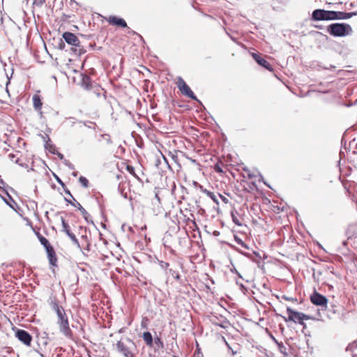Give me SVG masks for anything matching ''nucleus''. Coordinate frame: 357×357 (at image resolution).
<instances>
[{"instance_id": "1", "label": "nucleus", "mask_w": 357, "mask_h": 357, "mask_svg": "<svg viewBox=\"0 0 357 357\" xmlns=\"http://www.w3.org/2000/svg\"><path fill=\"white\" fill-rule=\"evenodd\" d=\"M47 303L57 316L56 324L59 326L60 333L66 337L73 339V331L70 328L68 317L65 309L59 305L56 296H50L47 300Z\"/></svg>"}, {"instance_id": "2", "label": "nucleus", "mask_w": 357, "mask_h": 357, "mask_svg": "<svg viewBox=\"0 0 357 357\" xmlns=\"http://www.w3.org/2000/svg\"><path fill=\"white\" fill-rule=\"evenodd\" d=\"M328 33L334 37H345L353 33L351 26L346 23H333L327 26Z\"/></svg>"}, {"instance_id": "3", "label": "nucleus", "mask_w": 357, "mask_h": 357, "mask_svg": "<svg viewBox=\"0 0 357 357\" xmlns=\"http://www.w3.org/2000/svg\"><path fill=\"white\" fill-rule=\"evenodd\" d=\"M287 312L288 314V318L282 317L284 320L286 322L293 321L294 323L299 324L300 325L303 326V331L307 328L304 320L314 319V318H312L311 316L305 314L303 312L296 311L290 307L287 308Z\"/></svg>"}, {"instance_id": "4", "label": "nucleus", "mask_w": 357, "mask_h": 357, "mask_svg": "<svg viewBox=\"0 0 357 357\" xmlns=\"http://www.w3.org/2000/svg\"><path fill=\"white\" fill-rule=\"evenodd\" d=\"M177 87L179 89L183 95L191 98L192 100L199 102L197 96L194 94L190 86L185 83L183 79L181 77H178L176 82Z\"/></svg>"}, {"instance_id": "5", "label": "nucleus", "mask_w": 357, "mask_h": 357, "mask_svg": "<svg viewBox=\"0 0 357 357\" xmlns=\"http://www.w3.org/2000/svg\"><path fill=\"white\" fill-rule=\"evenodd\" d=\"M331 10L324 9H315L311 15V20L317 21H330L331 19Z\"/></svg>"}, {"instance_id": "6", "label": "nucleus", "mask_w": 357, "mask_h": 357, "mask_svg": "<svg viewBox=\"0 0 357 357\" xmlns=\"http://www.w3.org/2000/svg\"><path fill=\"white\" fill-rule=\"evenodd\" d=\"M15 335L19 341L26 346H30L32 341V336L29 333L23 329H17L15 331Z\"/></svg>"}, {"instance_id": "7", "label": "nucleus", "mask_w": 357, "mask_h": 357, "mask_svg": "<svg viewBox=\"0 0 357 357\" xmlns=\"http://www.w3.org/2000/svg\"><path fill=\"white\" fill-rule=\"evenodd\" d=\"M310 301L311 302L317 306H321L323 309L324 307L326 308L327 306L328 299L327 298L317 292L314 291L311 296H310Z\"/></svg>"}, {"instance_id": "8", "label": "nucleus", "mask_w": 357, "mask_h": 357, "mask_svg": "<svg viewBox=\"0 0 357 357\" xmlns=\"http://www.w3.org/2000/svg\"><path fill=\"white\" fill-rule=\"evenodd\" d=\"M65 201L68 202V204H71L73 206L77 208V211H79L83 215L84 220L88 223H92L93 224V220L91 219L90 215L88 213V212L82 206V205L76 201V199L71 200L68 199L67 198H65Z\"/></svg>"}, {"instance_id": "9", "label": "nucleus", "mask_w": 357, "mask_h": 357, "mask_svg": "<svg viewBox=\"0 0 357 357\" xmlns=\"http://www.w3.org/2000/svg\"><path fill=\"white\" fill-rule=\"evenodd\" d=\"M62 38L68 45L79 47V40L75 34L69 31H66L62 34Z\"/></svg>"}, {"instance_id": "10", "label": "nucleus", "mask_w": 357, "mask_h": 357, "mask_svg": "<svg viewBox=\"0 0 357 357\" xmlns=\"http://www.w3.org/2000/svg\"><path fill=\"white\" fill-rule=\"evenodd\" d=\"M331 20H347L355 16V13L331 10Z\"/></svg>"}, {"instance_id": "11", "label": "nucleus", "mask_w": 357, "mask_h": 357, "mask_svg": "<svg viewBox=\"0 0 357 357\" xmlns=\"http://www.w3.org/2000/svg\"><path fill=\"white\" fill-rule=\"evenodd\" d=\"M252 56L255 61L261 67L264 68L265 69L273 71V67L264 58H263L260 54L257 53H252Z\"/></svg>"}, {"instance_id": "12", "label": "nucleus", "mask_w": 357, "mask_h": 357, "mask_svg": "<svg viewBox=\"0 0 357 357\" xmlns=\"http://www.w3.org/2000/svg\"><path fill=\"white\" fill-rule=\"evenodd\" d=\"M117 351L122 354L124 357H133V354L130 351V349L122 341H119L116 343Z\"/></svg>"}, {"instance_id": "13", "label": "nucleus", "mask_w": 357, "mask_h": 357, "mask_svg": "<svg viewBox=\"0 0 357 357\" xmlns=\"http://www.w3.org/2000/svg\"><path fill=\"white\" fill-rule=\"evenodd\" d=\"M107 22H109V24L112 25L119 26L122 28L127 27V23L124 20V19L114 15L109 16V18L107 19Z\"/></svg>"}, {"instance_id": "14", "label": "nucleus", "mask_w": 357, "mask_h": 357, "mask_svg": "<svg viewBox=\"0 0 357 357\" xmlns=\"http://www.w3.org/2000/svg\"><path fill=\"white\" fill-rule=\"evenodd\" d=\"M47 257L49 259L50 264L52 266H57V257L55 253V251L53 247H50L47 250H46Z\"/></svg>"}, {"instance_id": "15", "label": "nucleus", "mask_w": 357, "mask_h": 357, "mask_svg": "<svg viewBox=\"0 0 357 357\" xmlns=\"http://www.w3.org/2000/svg\"><path fill=\"white\" fill-rule=\"evenodd\" d=\"M32 100L35 110L40 112V113L42 114L41 109L43 102L41 100V97L38 94H35L33 96Z\"/></svg>"}, {"instance_id": "16", "label": "nucleus", "mask_w": 357, "mask_h": 357, "mask_svg": "<svg viewBox=\"0 0 357 357\" xmlns=\"http://www.w3.org/2000/svg\"><path fill=\"white\" fill-rule=\"evenodd\" d=\"M142 337L148 347H151L153 346V339L150 332H144L142 335Z\"/></svg>"}, {"instance_id": "17", "label": "nucleus", "mask_w": 357, "mask_h": 357, "mask_svg": "<svg viewBox=\"0 0 357 357\" xmlns=\"http://www.w3.org/2000/svg\"><path fill=\"white\" fill-rule=\"evenodd\" d=\"M347 351H350L353 357H357V340L354 341L349 344L347 348Z\"/></svg>"}, {"instance_id": "18", "label": "nucleus", "mask_w": 357, "mask_h": 357, "mask_svg": "<svg viewBox=\"0 0 357 357\" xmlns=\"http://www.w3.org/2000/svg\"><path fill=\"white\" fill-rule=\"evenodd\" d=\"M37 236H38L39 241L44 246L45 250H47L50 247H52L50 245L49 241L45 237H44L43 236H42L39 233H38Z\"/></svg>"}, {"instance_id": "19", "label": "nucleus", "mask_w": 357, "mask_h": 357, "mask_svg": "<svg viewBox=\"0 0 357 357\" xmlns=\"http://www.w3.org/2000/svg\"><path fill=\"white\" fill-rule=\"evenodd\" d=\"M61 225H62V231L66 234V235H68V234H70L71 231L70 230V226L68 223L66 221L64 218H61Z\"/></svg>"}, {"instance_id": "20", "label": "nucleus", "mask_w": 357, "mask_h": 357, "mask_svg": "<svg viewBox=\"0 0 357 357\" xmlns=\"http://www.w3.org/2000/svg\"><path fill=\"white\" fill-rule=\"evenodd\" d=\"M82 86L86 89H89L91 86V79L87 75L82 77Z\"/></svg>"}, {"instance_id": "21", "label": "nucleus", "mask_w": 357, "mask_h": 357, "mask_svg": "<svg viewBox=\"0 0 357 357\" xmlns=\"http://www.w3.org/2000/svg\"><path fill=\"white\" fill-rule=\"evenodd\" d=\"M67 236L71 239L72 242L75 245H76L77 248L81 249L80 244L73 233L71 232L70 234H68V235Z\"/></svg>"}, {"instance_id": "22", "label": "nucleus", "mask_w": 357, "mask_h": 357, "mask_svg": "<svg viewBox=\"0 0 357 357\" xmlns=\"http://www.w3.org/2000/svg\"><path fill=\"white\" fill-rule=\"evenodd\" d=\"M47 140L45 142V148L46 150L52 149V151H55L56 148L54 144L51 143L50 138L47 135Z\"/></svg>"}, {"instance_id": "23", "label": "nucleus", "mask_w": 357, "mask_h": 357, "mask_svg": "<svg viewBox=\"0 0 357 357\" xmlns=\"http://www.w3.org/2000/svg\"><path fill=\"white\" fill-rule=\"evenodd\" d=\"M154 343L157 346L158 349H162L164 348V343L162 341L161 338L159 337H156L154 338Z\"/></svg>"}, {"instance_id": "24", "label": "nucleus", "mask_w": 357, "mask_h": 357, "mask_svg": "<svg viewBox=\"0 0 357 357\" xmlns=\"http://www.w3.org/2000/svg\"><path fill=\"white\" fill-rule=\"evenodd\" d=\"M215 325H217V326H218L225 329V328H227L229 327L230 324H229V321L227 319H225L224 320H222L221 321V323H215Z\"/></svg>"}, {"instance_id": "25", "label": "nucleus", "mask_w": 357, "mask_h": 357, "mask_svg": "<svg viewBox=\"0 0 357 357\" xmlns=\"http://www.w3.org/2000/svg\"><path fill=\"white\" fill-rule=\"evenodd\" d=\"M234 240L239 245H241V247L244 248L245 249H249V247L247 245V244H245L243 241L242 239H241L239 237H238L237 236H234Z\"/></svg>"}, {"instance_id": "26", "label": "nucleus", "mask_w": 357, "mask_h": 357, "mask_svg": "<svg viewBox=\"0 0 357 357\" xmlns=\"http://www.w3.org/2000/svg\"><path fill=\"white\" fill-rule=\"evenodd\" d=\"M169 272L171 273V275L173 276V278H175V280H176L177 281H180L181 275L178 273V272H177L172 268H170L169 270Z\"/></svg>"}, {"instance_id": "27", "label": "nucleus", "mask_w": 357, "mask_h": 357, "mask_svg": "<svg viewBox=\"0 0 357 357\" xmlns=\"http://www.w3.org/2000/svg\"><path fill=\"white\" fill-rule=\"evenodd\" d=\"M194 184H195V185H197V186L199 187V188L201 190V191H202V192L205 193L207 196H208V197H209V196H211V195L212 192H211V191H209V190H206V189L204 188L202 185H201L198 184V183H197V182H196V181H195V182H194Z\"/></svg>"}, {"instance_id": "28", "label": "nucleus", "mask_w": 357, "mask_h": 357, "mask_svg": "<svg viewBox=\"0 0 357 357\" xmlns=\"http://www.w3.org/2000/svg\"><path fill=\"white\" fill-rule=\"evenodd\" d=\"M79 181L83 187L87 188L89 186V181L84 176H81L79 178Z\"/></svg>"}, {"instance_id": "29", "label": "nucleus", "mask_w": 357, "mask_h": 357, "mask_svg": "<svg viewBox=\"0 0 357 357\" xmlns=\"http://www.w3.org/2000/svg\"><path fill=\"white\" fill-rule=\"evenodd\" d=\"M231 218H232V221L235 225H236L238 226L242 225V223L240 222L239 219L237 218V216L236 215V214L234 212H231Z\"/></svg>"}, {"instance_id": "30", "label": "nucleus", "mask_w": 357, "mask_h": 357, "mask_svg": "<svg viewBox=\"0 0 357 357\" xmlns=\"http://www.w3.org/2000/svg\"><path fill=\"white\" fill-rule=\"evenodd\" d=\"M79 123H82L84 124V126H85L88 128L95 129V127L92 126H96V123H94V122H91V121H80Z\"/></svg>"}, {"instance_id": "31", "label": "nucleus", "mask_w": 357, "mask_h": 357, "mask_svg": "<svg viewBox=\"0 0 357 357\" xmlns=\"http://www.w3.org/2000/svg\"><path fill=\"white\" fill-rule=\"evenodd\" d=\"M158 264L163 270H167L169 266V264L168 262H165L162 260H158Z\"/></svg>"}, {"instance_id": "32", "label": "nucleus", "mask_w": 357, "mask_h": 357, "mask_svg": "<svg viewBox=\"0 0 357 357\" xmlns=\"http://www.w3.org/2000/svg\"><path fill=\"white\" fill-rule=\"evenodd\" d=\"M49 151H50V153H52L54 154V155H56L58 156V158H59L60 160H63V161H64V160H66V159L64 158V155H63L61 153H60V152L57 151L56 150H55V151H52V149H49Z\"/></svg>"}, {"instance_id": "33", "label": "nucleus", "mask_w": 357, "mask_h": 357, "mask_svg": "<svg viewBox=\"0 0 357 357\" xmlns=\"http://www.w3.org/2000/svg\"><path fill=\"white\" fill-rule=\"evenodd\" d=\"M45 3V0H33V6L40 8Z\"/></svg>"}, {"instance_id": "34", "label": "nucleus", "mask_w": 357, "mask_h": 357, "mask_svg": "<svg viewBox=\"0 0 357 357\" xmlns=\"http://www.w3.org/2000/svg\"><path fill=\"white\" fill-rule=\"evenodd\" d=\"M63 163L70 169H71V170H74L75 169V165L73 164H72L69 160H64Z\"/></svg>"}, {"instance_id": "35", "label": "nucleus", "mask_w": 357, "mask_h": 357, "mask_svg": "<svg viewBox=\"0 0 357 357\" xmlns=\"http://www.w3.org/2000/svg\"><path fill=\"white\" fill-rule=\"evenodd\" d=\"M127 170L129 172L130 174H131L133 176H135V177H137V176L135 175V168L132 166L128 165Z\"/></svg>"}, {"instance_id": "36", "label": "nucleus", "mask_w": 357, "mask_h": 357, "mask_svg": "<svg viewBox=\"0 0 357 357\" xmlns=\"http://www.w3.org/2000/svg\"><path fill=\"white\" fill-rule=\"evenodd\" d=\"M209 197L216 204H219V202H218V198H217V196L214 194V193H211V196H209Z\"/></svg>"}, {"instance_id": "37", "label": "nucleus", "mask_w": 357, "mask_h": 357, "mask_svg": "<svg viewBox=\"0 0 357 357\" xmlns=\"http://www.w3.org/2000/svg\"><path fill=\"white\" fill-rule=\"evenodd\" d=\"M54 177H55V178H56V180L57 183H58L59 184H60V185L62 186V188H64V187H65V184H64V183L62 181V180H61V179L58 176H56V175H55V174H54Z\"/></svg>"}, {"instance_id": "38", "label": "nucleus", "mask_w": 357, "mask_h": 357, "mask_svg": "<svg viewBox=\"0 0 357 357\" xmlns=\"http://www.w3.org/2000/svg\"><path fill=\"white\" fill-rule=\"evenodd\" d=\"M63 188V190L65 192V193L68 195H69L70 197V198L74 200L75 199L73 196L72 195V194L70 193V190L65 186Z\"/></svg>"}, {"instance_id": "39", "label": "nucleus", "mask_w": 357, "mask_h": 357, "mask_svg": "<svg viewBox=\"0 0 357 357\" xmlns=\"http://www.w3.org/2000/svg\"><path fill=\"white\" fill-rule=\"evenodd\" d=\"M3 191L6 194V195L8 196V199H10V201H12V202L15 204V205H17L16 202L14 201V199H13V197L9 195V193L5 190V189H3Z\"/></svg>"}, {"instance_id": "40", "label": "nucleus", "mask_w": 357, "mask_h": 357, "mask_svg": "<svg viewBox=\"0 0 357 357\" xmlns=\"http://www.w3.org/2000/svg\"><path fill=\"white\" fill-rule=\"evenodd\" d=\"M66 119L70 120L71 126H73L76 123V119L74 117H68Z\"/></svg>"}, {"instance_id": "41", "label": "nucleus", "mask_w": 357, "mask_h": 357, "mask_svg": "<svg viewBox=\"0 0 357 357\" xmlns=\"http://www.w3.org/2000/svg\"><path fill=\"white\" fill-rule=\"evenodd\" d=\"M218 196L220 197V198L222 199V201L225 203V204H227L229 203V200L227 198H226L225 196L223 195H221L220 194H218Z\"/></svg>"}, {"instance_id": "42", "label": "nucleus", "mask_w": 357, "mask_h": 357, "mask_svg": "<svg viewBox=\"0 0 357 357\" xmlns=\"http://www.w3.org/2000/svg\"><path fill=\"white\" fill-rule=\"evenodd\" d=\"M271 337L273 340V341L275 342L279 347H283L282 343H279L273 335H271Z\"/></svg>"}, {"instance_id": "43", "label": "nucleus", "mask_w": 357, "mask_h": 357, "mask_svg": "<svg viewBox=\"0 0 357 357\" xmlns=\"http://www.w3.org/2000/svg\"><path fill=\"white\" fill-rule=\"evenodd\" d=\"M3 201L11 208H13L14 211H16L13 204L10 203L9 202H8L6 199H3Z\"/></svg>"}, {"instance_id": "44", "label": "nucleus", "mask_w": 357, "mask_h": 357, "mask_svg": "<svg viewBox=\"0 0 357 357\" xmlns=\"http://www.w3.org/2000/svg\"><path fill=\"white\" fill-rule=\"evenodd\" d=\"M8 158L10 160L14 161V158H15V155L13 153H10L8 155Z\"/></svg>"}, {"instance_id": "45", "label": "nucleus", "mask_w": 357, "mask_h": 357, "mask_svg": "<svg viewBox=\"0 0 357 357\" xmlns=\"http://www.w3.org/2000/svg\"><path fill=\"white\" fill-rule=\"evenodd\" d=\"M64 47H65V44L62 40H61V42L59 43V48L61 50H63Z\"/></svg>"}, {"instance_id": "46", "label": "nucleus", "mask_w": 357, "mask_h": 357, "mask_svg": "<svg viewBox=\"0 0 357 357\" xmlns=\"http://www.w3.org/2000/svg\"><path fill=\"white\" fill-rule=\"evenodd\" d=\"M240 253H241L242 255L246 256L247 257H250V254L249 253H247V252H242V251H240V250H238Z\"/></svg>"}, {"instance_id": "47", "label": "nucleus", "mask_w": 357, "mask_h": 357, "mask_svg": "<svg viewBox=\"0 0 357 357\" xmlns=\"http://www.w3.org/2000/svg\"><path fill=\"white\" fill-rule=\"evenodd\" d=\"M215 169L217 172H222V169L219 166H216Z\"/></svg>"}, {"instance_id": "48", "label": "nucleus", "mask_w": 357, "mask_h": 357, "mask_svg": "<svg viewBox=\"0 0 357 357\" xmlns=\"http://www.w3.org/2000/svg\"><path fill=\"white\" fill-rule=\"evenodd\" d=\"M14 162H15L16 164H18L19 165H20V166H22V167H24V165H23V164L20 163V160H19V158L16 159Z\"/></svg>"}, {"instance_id": "49", "label": "nucleus", "mask_w": 357, "mask_h": 357, "mask_svg": "<svg viewBox=\"0 0 357 357\" xmlns=\"http://www.w3.org/2000/svg\"><path fill=\"white\" fill-rule=\"evenodd\" d=\"M102 136L103 137H109V135H107V134H104V135H102ZM107 142L110 143V142H111L110 138L107 139Z\"/></svg>"}, {"instance_id": "50", "label": "nucleus", "mask_w": 357, "mask_h": 357, "mask_svg": "<svg viewBox=\"0 0 357 357\" xmlns=\"http://www.w3.org/2000/svg\"><path fill=\"white\" fill-rule=\"evenodd\" d=\"M222 29H224V31H225L226 34H227L229 37H230V36H231V35H230V33L227 31V30L226 29V28H225V27H224V26H222Z\"/></svg>"}, {"instance_id": "51", "label": "nucleus", "mask_w": 357, "mask_h": 357, "mask_svg": "<svg viewBox=\"0 0 357 357\" xmlns=\"http://www.w3.org/2000/svg\"><path fill=\"white\" fill-rule=\"evenodd\" d=\"M248 177L250 178H254V177H255V175L253 174L248 173Z\"/></svg>"}, {"instance_id": "52", "label": "nucleus", "mask_w": 357, "mask_h": 357, "mask_svg": "<svg viewBox=\"0 0 357 357\" xmlns=\"http://www.w3.org/2000/svg\"><path fill=\"white\" fill-rule=\"evenodd\" d=\"M72 175H73V176H74V177H77V172H73L72 173Z\"/></svg>"}, {"instance_id": "53", "label": "nucleus", "mask_w": 357, "mask_h": 357, "mask_svg": "<svg viewBox=\"0 0 357 357\" xmlns=\"http://www.w3.org/2000/svg\"><path fill=\"white\" fill-rule=\"evenodd\" d=\"M314 27L319 29H321L323 28L321 25H314Z\"/></svg>"}, {"instance_id": "54", "label": "nucleus", "mask_w": 357, "mask_h": 357, "mask_svg": "<svg viewBox=\"0 0 357 357\" xmlns=\"http://www.w3.org/2000/svg\"><path fill=\"white\" fill-rule=\"evenodd\" d=\"M204 15H205L206 17H209V19H213V20H214V17H213V16L210 15L205 14Z\"/></svg>"}, {"instance_id": "55", "label": "nucleus", "mask_w": 357, "mask_h": 357, "mask_svg": "<svg viewBox=\"0 0 357 357\" xmlns=\"http://www.w3.org/2000/svg\"><path fill=\"white\" fill-rule=\"evenodd\" d=\"M234 42H236V38H235L234 37H233L232 36H231L229 37Z\"/></svg>"}, {"instance_id": "56", "label": "nucleus", "mask_w": 357, "mask_h": 357, "mask_svg": "<svg viewBox=\"0 0 357 357\" xmlns=\"http://www.w3.org/2000/svg\"><path fill=\"white\" fill-rule=\"evenodd\" d=\"M127 341H128L129 343H130V344H134V342H133L130 339H129V338H128V339H127Z\"/></svg>"}, {"instance_id": "57", "label": "nucleus", "mask_w": 357, "mask_h": 357, "mask_svg": "<svg viewBox=\"0 0 357 357\" xmlns=\"http://www.w3.org/2000/svg\"><path fill=\"white\" fill-rule=\"evenodd\" d=\"M225 344L227 346V347H228V349H231V348L230 345L228 344V342H225Z\"/></svg>"}, {"instance_id": "58", "label": "nucleus", "mask_w": 357, "mask_h": 357, "mask_svg": "<svg viewBox=\"0 0 357 357\" xmlns=\"http://www.w3.org/2000/svg\"><path fill=\"white\" fill-rule=\"evenodd\" d=\"M253 253H254V255H255L256 257H259V253H258V252H253Z\"/></svg>"}, {"instance_id": "59", "label": "nucleus", "mask_w": 357, "mask_h": 357, "mask_svg": "<svg viewBox=\"0 0 357 357\" xmlns=\"http://www.w3.org/2000/svg\"><path fill=\"white\" fill-rule=\"evenodd\" d=\"M235 273L240 277L242 278L240 273L235 269Z\"/></svg>"}, {"instance_id": "60", "label": "nucleus", "mask_w": 357, "mask_h": 357, "mask_svg": "<svg viewBox=\"0 0 357 357\" xmlns=\"http://www.w3.org/2000/svg\"><path fill=\"white\" fill-rule=\"evenodd\" d=\"M40 357H45L42 353L38 352Z\"/></svg>"}, {"instance_id": "61", "label": "nucleus", "mask_w": 357, "mask_h": 357, "mask_svg": "<svg viewBox=\"0 0 357 357\" xmlns=\"http://www.w3.org/2000/svg\"><path fill=\"white\" fill-rule=\"evenodd\" d=\"M0 184H3V185L5 184L4 181L2 179H1V181H0Z\"/></svg>"}, {"instance_id": "62", "label": "nucleus", "mask_w": 357, "mask_h": 357, "mask_svg": "<svg viewBox=\"0 0 357 357\" xmlns=\"http://www.w3.org/2000/svg\"><path fill=\"white\" fill-rule=\"evenodd\" d=\"M86 250L89 251V245H88L87 247L85 248Z\"/></svg>"}, {"instance_id": "63", "label": "nucleus", "mask_w": 357, "mask_h": 357, "mask_svg": "<svg viewBox=\"0 0 357 357\" xmlns=\"http://www.w3.org/2000/svg\"><path fill=\"white\" fill-rule=\"evenodd\" d=\"M222 340H223V342H225V343L227 342L224 337H222Z\"/></svg>"}, {"instance_id": "64", "label": "nucleus", "mask_w": 357, "mask_h": 357, "mask_svg": "<svg viewBox=\"0 0 357 357\" xmlns=\"http://www.w3.org/2000/svg\"><path fill=\"white\" fill-rule=\"evenodd\" d=\"M43 344H44V345H47V342L45 340V341L43 342Z\"/></svg>"}]
</instances>
